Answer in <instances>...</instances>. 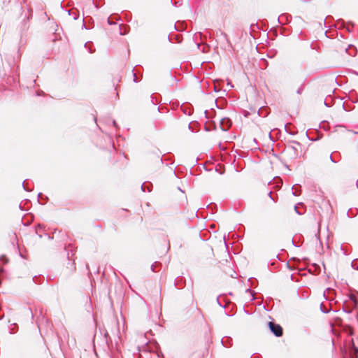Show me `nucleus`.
<instances>
[{"mask_svg": "<svg viewBox=\"0 0 358 358\" xmlns=\"http://www.w3.org/2000/svg\"><path fill=\"white\" fill-rule=\"evenodd\" d=\"M221 125L223 130H227L231 125L230 120L229 119L222 120Z\"/></svg>", "mask_w": 358, "mask_h": 358, "instance_id": "obj_2", "label": "nucleus"}, {"mask_svg": "<svg viewBox=\"0 0 358 358\" xmlns=\"http://www.w3.org/2000/svg\"><path fill=\"white\" fill-rule=\"evenodd\" d=\"M294 210H295V211H296L298 214H299V215H301V214H302L301 213H300V212H299V211H298V210H297V206H295V207H294Z\"/></svg>", "mask_w": 358, "mask_h": 358, "instance_id": "obj_4", "label": "nucleus"}, {"mask_svg": "<svg viewBox=\"0 0 358 358\" xmlns=\"http://www.w3.org/2000/svg\"><path fill=\"white\" fill-rule=\"evenodd\" d=\"M271 331L276 336H280L282 334V329L279 324H275L272 322L268 323Z\"/></svg>", "mask_w": 358, "mask_h": 358, "instance_id": "obj_1", "label": "nucleus"}, {"mask_svg": "<svg viewBox=\"0 0 358 358\" xmlns=\"http://www.w3.org/2000/svg\"><path fill=\"white\" fill-rule=\"evenodd\" d=\"M134 81H136V74H135V73H134Z\"/></svg>", "mask_w": 358, "mask_h": 358, "instance_id": "obj_5", "label": "nucleus"}, {"mask_svg": "<svg viewBox=\"0 0 358 358\" xmlns=\"http://www.w3.org/2000/svg\"><path fill=\"white\" fill-rule=\"evenodd\" d=\"M355 134H358V132H355Z\"/></svg>", "mask_w": 358, "mask_h": 358, "instance_id": "obj_6", "label": "nucleus"}, {"mask_svg": "<svg viewBox=\"0 0 358 358\" xmlns=\"http://www.w3.org/2000/svg\"><path fill=\"white\" fill-rule=\"evenodd\" d=\"M227 87H228V89H229V90H230V89L233 88V87H234V86L231 85V83H229V82H227Z\"/></svg>", "mask_w": 358, "mask_h": 358, "instance_id": "obj_3", "label": "nucleus"}]
</instances>
